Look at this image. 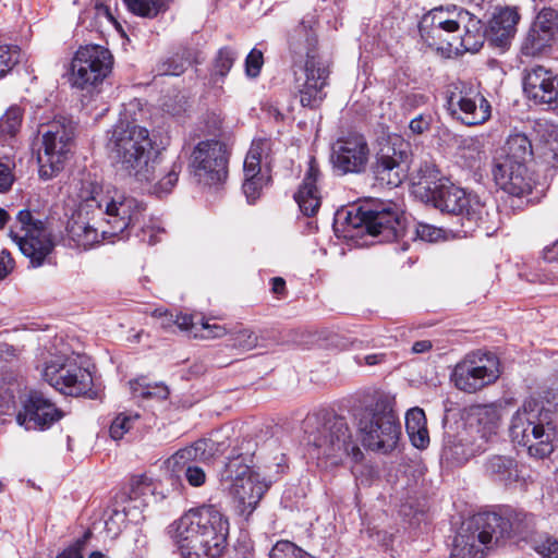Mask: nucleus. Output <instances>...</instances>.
<instances>
[{
	"mask_svg": "<svg viewBox=\"0 0 558 558\" xmlns=\"http://www.w3.org/2000/svg\"><path fill=\"white\" fill-rule=\"evenodd\" d=\"M76 209L68 220L69 238L78 247L89 248L100 238H126L144 217L145 204L133 196L107 187L92 179L74 182Z\"/></svg>",
	"mask_w": 558,
	"mask_h": 558,
	"instance_id": "1",
	"label": "nucleus"
},
{
	"mask_svg": "<svg viewBox=\"0 0 558 558\" xmlns=\"http://www.w3.org/2000/svg\"><path fill=\"white\" fill-rule=\"evenodd\" d=\"M107 149L119 171L140 183H154L151 191L158 196L170 193L178 182L182 163L174 161L161 168L149 132L143 126L123 122L114 125Z\"/></svg>",
	"mask_w": 558,
	"mask_h": 558,
	"instance_id": "2",
	"label": "nucleus"
},
{
	"mask_svg": "<svg viewBox=\"0 0 558 558\" xmlns=\"http://www.w3.org/2000/svg\"><path fill=\"white\" fill-rule=\"evenodd\" d=\"M170 529L182 558H221L227 550L229 522L214 505L190 509Z\"/></svg>",
	"mask_w": 558,
	"mask_h": 558,
	"instance_id": "3",
	"label": "nucleus"
},
{
	"mask_svg": "<svg viewBox=\"0 0 558 558\" xmlns=\"http://www.w3.org/2000/svg\"><path fill=\"white\" fill-rule=\"evenodd\" d=\"M533 526L534 517L523 512H510L506 517L495 512L480 513L454 536L449 558H483L484 548L490 544L523 537Z\"/></svg>",
	"mask_w": 558,
	"mask_h": 558,
	"instance_id": "4",
	"label": "nucleus"
},
{
	"mask_svg": "<svg viewBox=\"0 0 558 558\" xmlns=\"http://www.w3.org/2000/svg\"><path fill=\"white\" fill-rule=\"evenodd\" d=\"M303 432L308 453L326 465H338L348 457L354 461L363 457L343 416L326 411L308 414Z\"/></svg>",
	"mask_w": 558,
	"mask_h": 558,
	"instance_id": "5",
	"label": "nucleus"
},
{
	"mask_svg": "<svg viewBox=\"0 0 558 558\" xmlns=\"http://www.w3.org/2000/svg\"><path fill=\"white\" fill-rule=\"evenodd\" d=\"M317 38L311 25L303 21L290 37V48L294 53L305 52L303 64H293V89L302 107L317 109L327 97L330 70L319 57L315 47Z\"/></svg>",
	"mask_w": 558,
	"mask_h": 558,
	"instance_id": "6",
	"label": "nucleus"
},
{
	"mask_svg": "<svg viewBox=\"0 0 558 558\" xmlns=\"http://www.w3.org/2000/svg\"><path fill=\"white\" fill-rule=\"evenodd\" d=\"M513 442L526 447L531 457L544 459L554 451L556 424L549 409L527 399L514 412L509 427Z\"/></svg>",
	"mask_w": 558,
	"mask_h": 558,
	"instance_id": "7",
	"label": "nucleus"
},
{
	"mask_svg": "<svg viewBox=\"0 0 558 558\" xmlns=\"http://www.w3.org/2000/svg\"><path fill=\"white\" fill-rule=\"evenodd\" d=\"M424 198L427 204L440 211L459 216L464 235L471 234L487 222L488 211L485 204L476 195L468 194L451 183L425 187Z\"/></svg>",
	"mask_w": 558,
	"mask_h": 558,
	"instance_id": "8",
	"label": "nucleus"
},
{
	"mask_svg": "<svg viewBox=\"0 0 558 558\" xmlns=\"http://www.w3.org/2000/svg\"><path fill=\"white\" fill-rule=\"evenodd\" d=\"M357 429L363 446L381 453L395 450L401 435L398 417L389 402L383 399L360 412Z\"/></svg>",
	"mask_w": 558,
	"mask_h": 558,
	"instance_id": "9",
	"label": "nucleus"
},
{
	"mask_svg": "<svg viewBox=\"0 0 558 558\" xmlns=\"http://www.w3.org/2000/svg\"><path fill=\"white\" fill-rule=\"evenodd\" d=\"M348 228H364L365 231L379 242H392L403 239L407 228L393 204H367L353 210L343 211Z\"/></svg>",
	"mask_w": 558,
	"mask_h": 558,
	"instance_id": "10",
	"label": "nucleus"
},
{
	"mask_svg": "<svg viewBox=\"0 0 558 558\" xmlns=\"http://www.w3.org/2000/svg\"><path fill=\"white\" fill-rule=\"evenodd\" d=\"M9 236L21 253L29 258L33 267L41 266L54 247L51 232L46 222L36 219L27 209L17 213L10 227Z\"/></svg>",
	"mask_w": 558,
	"mask_h": 558,
	"instance_id": "11",
	"label": "nucleus"
},
{
	"mask_svg": "<svg viewBox=\"0 0 558 558\" xmlns=\"http://www.w3.org/2000/svg\"><path fill=\"white\" fill-rule=\"evenodd\" d=\"M113 57L99 45L81 47L71 61L69 82L73 88L93 93L111 72Z\"/></svg>",
	"mask_w": 558,
	"mask_h": 558,
	"instance_id": "12",
	"label": "nucleus"
},
{
	"mask_svg": "<svg viewBox=\"0 0 558 558\" xmlns=\"http://www.w3.org/2000/svg\"><path fill=\"white\" fill-rule=\"evenodd\" d=\"M44 379L56 390L69 396H85L94 399L97 392L93 389L90 372L82 367L77 357L54 356L45 363Z\"/></svg>",
	"mask_w": 558,
	"mask_h": 558,
	"instance_id": "13",
	"label": "nucleus"
},
{
	"mask_svg": "<svg viewBox=\"0 0 558 558\" xmlns=\"http://www.w3.org/2000/svg\"><path fill=\"white\" fill-rule=\"evenodd\" d=\"M74 126L70 120H54L43 133V150L38 153L39 174L48 180L62 168L71 151Z\"/></svg>",
	"mask_w": 558,
	"mask_h": 558,
	"instance_id": "14",
	"label": "nucleus"
},
{
	"mask_svg": "<svg viewBox=\"0 0 558 558\" xmlns=\"http://www.w3.org/2000/svg\"><path fill=\"white\" fill-rule=\"evenodd\" d=\"M243 461L240 456L230 459L222 477L232 482L230 489L236 508L241 514L248 517L256 509L268 486Z\"/></svg>",
	"mask_w": 558,
	"mask_h": 558,
	"instance_id": "15",
	"label": "nucleus"
},
{
	"mask_svg": "<svg viewBox=\"0 0 558 558\" xmlns=\"http://www.w3.org/2000/svg\"><path fill=\"white\" fill-rule=\"evenodd\" d=\"M500 376L499 360L489 352L476 351L465 355L452 372L454 386L468 393H474L494 384Z\"/></svg>",
	"mask_w": 558,
	"mask_h": 558,
	"instance_id": "16",
	"label": "nucleus"
},
{
	"mask_svg": "<svg viewBox=\"0 0 558 558\" xmlns=\"http://www.w3.org/2000/svg\"><path fill=\"white\" fill-rule=\"evenodd\" d=\"M447 105L452 117L468 126L484 124L492 114L489 101L475 85L464 81L449 85Z\"/></svg>",
	"mask_w": 558,
	"mask_h": 558,
	"instance_id": "17",
	"label": "nucleus"
},
{
	"mask_svg": "<svg viewBox=\"0 0 558 558\" xmlns=\"http://www.w3.org/2000/svg\"><path fill=\"white\" fill-rule=\"evenodd\" d=\"M410 145L400 136H389L372 166L375 181L381 186L397 187L407 177Z\"/></svg>",
	"mask_w": 558,
	"mask_h": 558,
	"instance_id": "18",
	"label": "nucleus"
},
{
	"mask_svg": "<svg viewBox=\"0 0 558 558\" xmlns=\"http://www.w3.org/2000/svg\"><path fill=\"white\" fill-rule=\"evenodd\" d=\"M194 178L204 185H216L228 177V151L219 141L199 142L193 149L190 162Z\"/></svg>",
	"mask_w": 558,
	"mask_h": 558,
	"instance_id": "19",
	"label": "nucleus"
},
{
	"mask_svg": "<svg viewBox=\"0 0 558 558\" xmlns=\"http://www.w3.org/2000/svg\"><path fill=\"white\" fill-rule=\"evenodd\" d=\"M20 399L22 409L16 414V422L27 430L48 429L64 416L63 411L40 391L31 390Z\"/></svg>",
	"mask_w": 558,
	"mask_h": 558,
	"instance_id": "20",
	"label": "nucleus"
},
{
	"mask_svg": "<svg viewBox=\"0 0 558 558\" xmlns=\"http://www.w3.org/2000/svg\"><path fill=\"white\" fill-rule=\"evenodd\" d=\"M331 162L342 174L362 173L369 160V147L366 138L359 133L339 137L331 147Z\"/></svg>",
	"mask_w": 558,
	"mask_h": 558,
	"instance_id": "21",
	"label": "nucleus"
},
{
	"mask_svg": "<svg viewBox=\"0 0 558 558\" xmlns=\"http://www.w3.org/2000/svg\"><path fill=\"white\" fill-rule=\"evenodd\" d=\"M271 150V142L268 138H258L252 142L248 153L246 154L243 171L244 182L242 185L243 193L250 204H254L260 196V191L266 184L264 175L260 174L262 162L268 163Z\"/></svg>",
	"mask_w": 558,
	"mask_h": 558,
	"instance_id": "22",
	"label": "nucleus"
},
{
	"mask_svg": "<svg viewBox=\"0 0 558 558\" xmlns=\"http://www.w3.org/2000/svg\"><path fill=\"white\" fill-rule=\"evenodd\" d=\"M153 492L151 480L147 475L141 474L131 478L129 492L117 499L129 523L138 524L145 520L144 511Z\"/></svg>",
	"mask_w": 558,
	"mask_h": 558,
	"instance_id": "23",
	"label": "nucleus"
},
{
	"mask_svg": "<svg viewBox=\"0 0 558 558\" xmlns=\"http://www.w3.org/2000/svg\"><path fill=\"white\" fill-rule=\"evenodd\" d=\"M523 90L526 97L539 105L558 102V77L544 66L536 65L523 78Z\"/></svg>",
	"mask_w": 558,
	"mask_h": 558,
	"instance_id": "24",
	"label": "nucleus"
},
{
	"mask_svg": "<svg viewBox=\"0 0 558 558\" xmlns=\"http://www.w3.org/2000/svg\"><path fill=\"white\" fill-rule=\"evenodd\" d=\"M493 175L496 184L513 196H522L532 190L533 181L524 163L496 160Z\"/></svg>",
	"mask_w": 558,
	"mask_h": 558,
	"instance_id": "25",
	"label": "nucleus"
},
{
	"mask_svg": "<svg viewBox=\"0 0 558 558\" xmlns=\"http://www.w3.org/2000/svg\"><path fill=\"white\" fill-rule=\"evenodd\" d=\"M520 14L515 8L499 9L490 19L486 32L488 43L501 50L507 49L517 33Z\"/></svg>",
	"mask_w": 558,
	"mask_h": 558,
	"instance_id": "26",
	"label": "nucleus"
},
{
	"mask_svg": "<svg viewBox=\"0 0 558 558\" xmlns=\"http://www.w3.org/2000/svg\"><path fill=\"white\" fill-rule=\"evenodd\" d=\"M485 450L484 440L477 441L472 433L459 434L445 439L441 459L451 466H461Z\"/></svg>",
	"mask_w": 558,
	"mask_h": 558,
	"instance_id": "27",
	"label": "nucleus"
},
{
	"mask_svg": "<svg viewBox=\"0 0 558 558\" xmlns=\"http://www.w3.org/2000/svg\"><path fill=\"white\" fill-rule=\"evenodd\" d=\"M319 177L320 171L317 161L314 157H311L303 181L294 194L300 210L307 217L314 216L320 207L322 196L317 185Z\"/></svg>",
	"mask_w": 558,
	"mask_h": 558,
	"instance_id": "28",
	"label": "nucleus"
},
{
	"mask_svg": "<svg viewBox=\"0 0 558 558\" xmlns=\"http://www.w3.org/2000/svg\"><path fill=\"white\" fill-rule=\"evenodd\" d=\"M533 130L536 134L535 157L548 165L558 162V126L547 120H537Z\"/></svg>",
	"mask_w": 558,
	"mask_h": 558,
	"instance_id": "29",
	"label": "nucleus"
},
{
	"mask_svg": "<svg viewBox=\"0 0 558 558\" xmlns=\"http://www.w3.org/2000/svg\"><path fill=\"white\" fill-rule=\"evenodd\" d=\"M461 25L462 23H458L457 21H426V19H422L418 24V31L422 39L429 47L441 48L444 44L453 47L454 44L452 40H457L454 34L460 31Z\"/></svg>",
	"mask_w": 558,
	"mask_h": 558,
	"instance_id": "30",
	"label": "nucleus"
},
{
	"mask_svg": "<svg viewBox=\"0 0 558 558\" xmlns=\"http://www.w3.org/2000/svg\"><path fill=\"white\" fill-rule=\"evenodd\" d=\"M218 451L217 444L211 439H198L191 446L178 450L168 459L173 468H186L193 462L209 463Z\"/></svg>",
	"mask_w": 558,
	"mask_h": 558,
	"instance_id": "31",
	"label": "nucleus"
},
{
	"mask_svg": "<svg viewBox=\"0 0 558 558\" xmlns=\"http://www.w3.org/2000/svg\"><path fill=\"white\" fill-rule=\"evenodd\" d=\"M471 417L476 422L477 441L484 440V447L488 440L497 434L500 425L501 414L494 404L478 405L472 409Z\"/></svg>",
	"mask_w": 558,
	"mask_h": 558,
	"instance_id": "32",
	"label": "nucleus"
},
{
	"mask_svg": "<svg viewBox=\"0 0 558 558\" xmlns=\"http://www.w3.org/2000/svg\"><path fill=\"white\" fill-rule=\"evenodd\" d=\"M502 151L496 160L526 165L535 156V143L524 133L515 132L508 136Z\"/></svg>",
	"mask_w": 558,
	"mask_h": 558,
	"instance_id": "33",
	"label": "nucleus"
},
{
	"mask_svg": "<svg viewBox=\"0 0 558 558\" xmlns=\"http://www.w3.org/2000/svg\"><path fill=\"white\" fill-rule=\"evenodd\" d=\"M461 27L464 33L456 36L457 40L453 43L456 50L477 52L486 39V32H483L481 20L470 13V20L463 22Z\"/></svg>",
	"mask_w": 558,
	"mask_h": 558,
	"instance_id": "34",
	"label": "nucleus"
},
{
	"mask_svg": "<svg viewBox=\"0 0 558 558\" xmlns=\"http://www.w3.org/2000/svg\"><path fill=\"white\" fill-rule=\"evenodd\" d=\"M405 429L412 445L417 449H425L429 444L426 426V416L421 408H412L405 415Z\"/></svg>",
	"mask_w": 558,
	"mask_h": 558,
	"instance_id": "35",
	"label": "nucleus"
},
{
	"mask_svg": "<svg viewBox=\"0 0 558 558\" xmlns=\"http://www.w3.org/2000/svg\"><path fill=\"white\" fill-rule=\"evenodd\" d=\"M458 156L465 167L478 168L482 160L486 158L482 138L477 136L462 138L458 145Z\"/></svg>",
	"mask_w": 558,
	"mask_h": 558,
	"instance_id": "36",
	"label": "nucleus"
},
{
	"mask_svg": "<svg viewBox=\"0 0 558 558\" xmlns=\"http://www.w3.org/2000/svg\"><path fill=\"white\" fill-rule=\"evenodd\" d=\"M486 472L495 480L500 482H509L515 475V462L513 459L506 456H493L486 464Z\"/></svg>",
	"mask_w": 558,
	"mask_h": 558,
	"instance_id": "37",
	"label": "nucleus"
},
{
	"mask_svg": "<svg viewBox=\"0 0 558 558\" xmlns=\"http://www.w3.org/2000/svg\"><path fill=\"white\" fill-rule=\"evenodd\" d=\"M130 389L135 398L165 400L169 396V389L163 384H150L145 377L130 381Z\"/></svg>",
	"mask_w": 558,
	"mask_h": 558,
	"instance_id": "38",
	"label": "nucleus"
},
{
	"mask_svg": "<svg viewBox=\"0 0 558 558\" xmlns=\"http://www.w3.org/2000/svg\"><path fill=\"white\" fill-rule=\"evenodd\" d=\"M123 2L130 12L145 19H155L169 7L167 0H123Z\"/></svg>",
	"mask_w": 558,
	"mask_h": 558,
	"instance_id": "39",
	"label": "nucleus"
},
{
	"mask_svg": "<svg viewBox=\"0 0 558 558\" xmlns=\"http://www.w3.org/2000/svg\"><path fill=\"white\" fill-rule=\"evenodd\" d=\"M551 41L553 39L548 35H544L531 26L522 40L521 53L525 57H536L543 53Z\"/></svg>",
	"mask_w": 558,
	"mask_h": 558,
	"instance_id": "40",
	"label": "nucleus"
},
{
	"mask_svg": "<svg viewBox=\"0 0 558 558\" xmlns=\"http://www.w3.org/2000/svg\"><path fill=\"white\" fill-rule=\"evenodd\" d=\"M185 54V51L181 53L177 52L168 58L160 60L155 68L157 75L179 76L184 73V71L191 64L189 58Z\"/></svg>",
	"mask_w": 558,
	"mask_h": 558,
	"instance_id": "41",
	"label": "nucleus"
},
{
	"mask_svg": "<svg viewBox=\"0 0 558 558\" xmlns=\"http://www.w3.org/2000/svg\"><path fill=\"white\" fill-rule=\"evenodd\" d=\"M20 391L21 384L16 379H0V414H10L15 410Z\"/></svg>",
	"mask_w": 558,
	"mask_h": 558,
	"instance_id": "42",
	"label": "nucleus"
},
{
	"mask_svg": "<svg viewBox=\"0 0 558 558\" xmlns=\"http://www.w3.org/2000/svg\"><path fill=\"white\" fill-rule=\"evenodd\" d=\"M426 21H439L463 23L470 20V12L456 5L438 7L424 14Z\"/></svg>",
	"mask_w": 558,
	"mask_h": 558,
	"instance_id": "43",
	"label": "nucleus"
},
{
	"mask_svg": "<svg viewBox=\"0 0 558 558\" xmlns=\"http://www.w3.org/2000/svg\"><path fill=\"white\" fill-rule=\"evenodd\" d=\"M531 26L554 40L558 27V13L551 8H544Z\"/></svg>",
	"mask_w": 558,
	"mask_h": 558,
	"instance_id": "44",
	"label": "nucleus"
},
{
	"mask_svg": "<svg viewBox=\"0 0 558 558\" xmlns=\"http://www.w3.org/2000/svg\"><path fill=\"white\" fill-rule=\"evenodd\" d=\"M23 112L20 107H10L0 118V133L8 136H14L22 124Z\"/></svg>",
	"mask_w": 558,
	"mask_h": 558,
	"instance_id": "45",
	"label": "nucleus"
},
{
	"mask_svg": "<svg viewBox=\"0 0 558 558\" xmlns=\"http://www.w3.org/2000/svg\"><path fill=\"white\" fill-rule=\"evenodd\" d=\"M446 236L447 231L445 229L425 222H417L413 230L414 240L418 239L428 243L445 240Z\"/></svg>",
	"mask_w": 558,
	"mask_h": 558,
	"instance_id": "46",
	"label": "nucleus"
},
{
	"mask_svg": "<svg viewBox=\"0 0 558 558\" xmlns=\"http://www.w3.org/2000/svg\"><path fill=\"white\" fill-rule=\"evenodd\" d=\"M129 523L125 513L119 506V501H116V505L110 510L108 518L105 520V527L108 534L112 537L118 536L122 530Z\"/></svg>",
	"mask_w": 558,
	"mask_h": 558,
	"instance_id": "47",
	"label": "nucleus"
},
{
	"mask_svg": "<svg viewBox=\"0 0 558 558\" xmlns=\"http://www.w3.org/2000/svg\"><path fill=\"white\" fill-rule=\"evenodd\" d=\"M138 418V414H118L110 425L109 433L111 438L114 440L121 439L124 436V434L132 428L133 423Z\"/></svg>",
	"mask_w": 558,
	"mask_h": 558,
	"instance_id": "48",
	"label": "nucleus"
},
{
	"mask_svg": "<svg viewBox=\"0 0 558 558\" xmlns=\"http://www.w3.org/2000/svg\"><path fill=\"white\" fill-rule=\"evenodd\" d=\"M230 341L233 348L240 349L242 351H251L256 348L258 343V337L253 330L248 328H242L232 333Z\"/></svg>",
	"mask_w": 558,
	"mask_h": 558,
	"instance_id": "49",
	"label": "nucleus"
},
{
	"mask_svg": "<svg viewBox=\"0 0 558 558\" xmlns=\"http://www.w3.org/2000/svg\"><path fill=\"white\" fill-rule=\"evenodd\" d=\"M235 59L236 52L233 49L229 47L221 48L215 59L214 75L225 77L233 66Z\"/></svg>",
	"mask_w": 558,
	"mask_h": 558,
	"instance_id": "50",
	"label": "nucleus"
},
{
	"mask_svg": "<svg viewBox=\"0 0 558 558\" xmlns=\"http://www.w3.org/2000/svg\"><path fill=\"white\" fill-rule=\"evenodd\" d=\"M305 551L289 541H278L270 554L269 558H299Z\"/></svg>",
	"mask_w": 558,
	"mask_h": 558,
	"instance_id": "51",
	"label": "nucleus"
},
{
	"mask_svg": "<svg viewBox=\"0 0 558 558\" xmlns=\"http://www.w3.org/2000/svg\"><path fill=\"white\" fill-rule=\"evenodd\" d=\"M534 549L542 558H558V539L544 535L535 541Z\"/></svg>",
	"mask_w": 558,
	"mask_h": 558,
	"instance_id": "52",
	"label": "nucleus"
},
{
	"mask_svg": "<svg viewBox=\"0 0 558 558\" xmlns=\"http://www.w3.org/2000/svg\"><path fill=\"white\" fill-rule=\"evenodd\" d=\"M19 61V50L15 47L0 46V77L7 75Z\"/></svg>",
	"mask_w": 558,
	"mask_h": 558,
	"instance_id": "53",
	"label": "nucleus"
},
{
	"mask_svg": "<svg viewBox=\"0 0 558 558\" xmlns=\"http://www.w3.org/2000/svg\"><path fill=\"white\" fill-rule=\"evenodd\" d=\"M228 333V330L225 326L218 324H209L208 320H205L203 317L199 318V329L198 332L194 333L195 338L203 339H216L221 338Z\"/></svg>",
	"mask_w": 558,
	"mask_h": 558,
	"instance_id": "54",
	"label": "nucleus"
},
{
	"mask_svg": "<svg viewBox=\"0 0 558 558\" xmlns=\"http://www.w3.org/2000/svg\"><path fill=\"white\" fill-rule=\"evenodd\" d=\"M264 64L263 52L256 48L252 49L245 59V73L250 77H257Z\"/></svg>",
	"mask_w": 558,
	"mask_h": 558,
	"instance_id": "55",
	"label": "nucleus"
},
{
	"mask_svg": "<svg viewBox=\"0 0 558 558\" xmlns=\"http://www.w3.org/2000/svg\"><path fill=\"white\" fill-rule=\"evenodd\" d=\"M90 535L92 533L89 531L86 532L81 538L76 539L73 544L66 547L56 558H84L83 550L85 549Z\"/></svg>",
	"mask_w": 558,
	"mask_h": 558,
	"instance_id": "56",
	"label": "nucleus"
},
{
	"mask_svg": "<svg viewBox=\"0 0 558 558\" xmlns=\"http://www.w3.org/2000/svg\"><path fill=\"white\" fill-rule=\"evenodd\" d=\"M433 118L430 113H420L409 123L410 133L413 135H422L429 131Z\"/></svg>",
	"mask_w": 558,
	"mask_h": 558,
	"instance_id": "57",
	"label": "nucleus"
},
{
	"mask_svg": "<svg viewBox=\"0 0 558 558\" xmlns=\"http://www.w3.org/2000/svg\"><path fill=\"white\" fill-rule=\"evenodd\" d=\"M161 233H163L162 228L155 225H145L141 227L140 231L136 233V236L140 238L142 242L154 245L159 242V235Z\"/></svg>",
	"mask_w": 558,
	"mask_h": 558,
	"instance_id": "58",
	"label": "nucleus"
},
{
	"mask_svg": "<svg viewBox=\"0 0 558 558\" xmlns=\"http://www.w3.org/2000/svg\"><path fill=\"white\" fill-rule=\"evenodd\" d=\"M185 478L191 486L201 487L206 482V473L202 468L189 464L185 468Z\"/></svg>",
	"mask_w": 558,
	"mask_h": 558,
	"instance_id": "59",
	"label": "nucleus"
},
{
	"mask_svg": "<svg viewBox=\"0 0 558 558\" xmlns=\"http://www.w3.org/2000/svg\"><path fill=\"white\" fill-rule=\"evenodd\" d=\"M175 324L180 330L190 332L193 336L199 329V319L195 320V317L191 314H177Z\"/></svg>",
	"mask_w": 558,
	"mask_h": 558,
	"instance_id": "60",
	"label": "nucleus"
},
{
	"mask_svg": "<svg viewBox=\"0 0 558 558\" xmlns=\"http://www.w3.org/2000/svg\"><path fill=\"white\" fill-rule=\"evenodd\" d=\"M14 177L10 167L0 161V193L9 191L13 184Z\"/></svg>",
	"mask_w": 558,
	"mask_h": 558,
	"instance_id": "61",
	"label": "nucleus"
},
{
	"mask_svg": "<svg viewBox=\"0 0 558 558\" xmlns=\"http://www.w3.org/2000/svg\"><path fill=\"white\" fill-rule=\"evenodd\" d=\"M544 399L547 403V408L550 412L554 411L558 414V380L553 384V386L545 391Z\"/></svg>",
	"mask_w": 558,
	"mask_h": 558,
	"instance_id": "62",
	"label": "nucleus"
},
{
	"mask_svg": "<svg viewBox=\"0 0 558 558\" xmlns=\"http://www.w3.org/2000/svg\"><path fill=\"white\" fill-rule=\"evenodd\" d=\"M13 267V258L7 250H3L0 253V280L4 279L12 271Z\"/></svg>",
	"mask_w": 558,
	"mask_h": 558,
	"instance_id": "63",
	"label": "nucleus"
},
{
	"mask_svg": "<svg viewBox=\"0 0 558 558\" xmlns=\"http://www.w3.org/2000/svg\"><path fill=\"white\" fill-rule=\"evenodd\" d=\"M385 360H386V354L381 353V352L380 353L366 354V355H363V356H356V362L360 365L365 364V365H368V366H374V365L381 364Z\"/></svg>",
	"mask_w": 558,
	"mask_h": 558,
	"instance_id": "64",
	"label": "nucleus"
}]
</instances>
